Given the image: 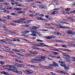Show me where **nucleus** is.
<instances>
[{
  "label": "nucleus",
  "instance_id": "1",
  "mask_svg": "<svg viewBox=\"0 0 75 75\" xmlns=\"http://www.w3.org/2000/svg\"><path fill=\"white\" fill-rule=\"evenodd\" d=\"M6 69H8L9 71H14V69H18L17 68H16L15 66L13 65H6Z\"/></svg>",
  "mask_w": 75,
  "mask_h": 75
},
{
  "label": "nucleus",
  "instance_id": "2",
  "mask_svg": "<svg viewBox=\"0 0 75 75\" xmlns=\"http://www.w3.org/2000/svg\"><path fill=\"white\" fill-rule=\"evenodd\" d=\"M40 45L37 44H35V47H43V46H46V47H49V46L46 45L44 43L40 42L39 43Z\"/></svg>",
  "mask_w": 75,
  "mask_h": 75
},
{
  "label": "nucleus",
  "instance_id": "3",
  "mask_svg": "<svg viewBox=\"0 0 75 75\" xmlns=\"http://www.w3.org/2000/svg\"><path fill=\"white\" fill-rule=\"evenodd\" d=\"M13 23H18L19 24H23L24 23V22L23 21H21L20 20H17V21H13Z\"/></svg>",
  "mask_w": 75,
  "mask_h": 75
},
{
  "label": "nucleus",
  "instance_id": "4",
  "mask_svg": "<svg viewBox=\"0 0 75 75\" xmlns=\"http://www.w3.org/2000/svg\"><path fill=\"white\" fill-rule=\"evenodd\" d=\"M25 72V74H31L33 73V71L30 69L26 70Z\"/></svg>",
  "mask_w": 75,
  "mask_h": 75
},
{
  "label": "nucleus",
  "instance_id": "5",
  "mask_svg": "<svg viewBox=\"0 0 75 75\" xmlns=\"http://www.w3.org/2000/svg\"><path fill=\"white\" fill-rule=\"evenodd\" d=\"M60 65L62 67H64L65 70L68 71L69 70V67H68L66 66L65 64H60Z\"/></svg>",
  "mask_w": 75,
  "mask_h": 75
},
{
  "label": "nucleus",
  "instance_id": "6",
  "mask_svg": "<svg viewBox=\"0 0 75 75\" xmlns=\"http://www.w3.org/2000/svg\"><path fill=\"white\" fill-rule=\"evenodd\" d=\"M39 33L40 32H36L34 31V33H31L30 34V35H32V36H33V37H37V35L36 34H38V35H39Z\"/></svg>",
  "mask_w": 75,
  "mask_h": 75
},
{
  "label": "nucleus",
  "instance_id": "7",
  "mask_svg": "<svg viewBox=\"0 0 75 75\" xmlns=\"http://www.w3.org/2000/svg\"><path fill=\"white\" fill-rule=\"evenodd\" d=\"M74 33H75V32L71 30H69L67 31V34L68 35H72L74 34Z\"/></svg>",
  "mask_w": 75,
  "mask_h": 75
},
{
  "label": "nucleus",
  "instance_id": "8",
  "mask_svg": "<svg viewBox=\"0 0 75 75\" xmlns=\"http://www.w3.org/2000/svg\"><path fill=\"white\" fill-rule=\"evenodd\" d=\"M32 61H36L37 62H41L42 61V60L38 59H31Z\"/></svg>",
  "mask_w": 75,
  "mask_h": 75
},
{
  "label": "nucleus",
  "instance_id": "9",
  "mask_svg": "<svg viewBox=\"0 0 75 75\" xmlns=\"http://www.w3.org/2000/svg\"><path fill=\"white\" fill-rule=\"evenodd\" d=\"M62 55L64 57H68L69 58H71V57L69 55L67 54L66 53H62Z\"/></svg>",
  "mask_w": 75,
  "mask_h": 75
},
{
  "label": "nucleus",
  "instance_id": "10",
  "mask_svg": "<svg viewBox=\"0 0 75 75\" xmlns=\"http://www.w3.org/2000/svg\"><path fill=\"white\" fill-rule=\"evenodd\" d=\"M60 28H64V29H70L71 28L68 27H65L63 26H60Z\"/></svg>",
  "mask_w": 75,
  "mask_h": 75
},
{
  "label": "nucleus",
  "instance_id": "11",
  "mask_svg": "<svg viewBox=\"0 0 75 75\" xmlns=\"http://www.w3.org/2000/svg\"><path fill=\"white\" fill-rule=\"evenodd\" d=\"M54 65L52 64H50L49 66V69H52L54 68Z\"/></svg>",
  "mask_w": 75,
  "mask_h": 75
},
{
  "label": "nucleus",
  "instance_id": "12",
  "mask_svg": "<svg viewBox=\"0 0 75 75\" xmlns=\"http://www.w3.org/2000/svg\"><path fill=\"white\" fill-rule=\"evenodd\" d=\"M52 63L53 64V65H54V67H59L58 64H57V62H52Z\"/></svg>",
  "mask_w": 75,
  "mask_h": 75
},
{
  "label": "nucleus",
  "instance_id": "13",
  "mask_svg": "<svg viewBox=\"0 0 75 75\" xmlns=\"http://www.w3.org/2000/svg\"><path fill=\"white\" fill-rule=\"evenodd\" d=\"M13 72H15L17 74H23V72L21 71H15L13 70Z\"/></svg>",
  "mask_w": 75,
  "mask_h": 75
},
{
  "label": "nucleus",
  "instance_id": "14",
  "mask_svg": "<svg viewBox=\"0 0 75 75\" xmlns=\"http://www.w3.org/2000/svg\"><path fill=\"white\" fill-rule=\"evenodd\" d=\"M58 13V11H54L52 12V15H55V14H57Z\"/></svg>",
  "mask_w": 75,
  "mask_h": 75
},
{
  "label": "nucleus",
  "instance_id": "15",
  "mask_svg": "<svg viewBox=\"0 0 75 75\" xmlns=\"http://www.w3.org/2000/svg\"><path fill=\"white\" fill-rule=\"evenodd\" d=\"M46 57L45 56H41V57H40V58L42 59L43 60H45V58Z\"/></svg>",
  "mask_w": 75,
  "mask_h": 75
},
{
  "label": "nucleus",
  "instance_id": "16",
  "mask_svg": "<svg viewBox=\"0 0 75 75\" xmlns=\"http://www.w3.org/2000/svg\"><path fill=\"white\" fill-rule=\"evenodd\" d=\"M1 74H5V75H9V74H8V73H7L4 71H2L1 72Z\"/></svg>",
  "mask_w": 75,
  "mask_h": 75
},
{
  "label": "nucleus",
  "instance_id": "17",
  "mask_svg": "<svg viewBox=\"0 0 75 75\" xmlns=\"http://www.w3.org/2000/svg\"><path fill=\"white\" fill-rule=\"evenodd\" d=\"M31 21V20H28L26 22H25L24 23L25 24H28Z\"/></svg>",
  "mask_w": 75,
  "mask_h": 75
},
{
  "label": "nucleus",
  "instance_id": "18",
  "mask_svg": "<svg viewBox=\"0 0 75 75\" xmlns=\"http://www.w3.org/2000/svg\"><path fill=\"white\" fill-rule=\"evenodd\" d=\"M61 74H67V73L64 71H61Z\"/></svg>",
  "mask_w": 75,
  "mask_h": 75
},
{
  "label": "nucleus",
  "instance_id": "19",
  "mask_svg": "<svg viewBox=\"0 0 75 75\" xmlns=\"http://www.w3.org/2000/svg\"><path fill=\"white\" fill-rule=\"evenodd\" d=\"M63 50L64 51H68V52H71V50H69L64 49Z\"/></svg>",
  "mask_w": 75,
  "mask_h": 75
},
{
  "label": "nucleus",
  "instance_id": "20",
  "mask_svg": "<svg viewBox=\"0 0 75 75\" xmlns=\"http://www.w3.org/2000/svg\"><path fill=\"white\" fill-rule=\"evenodd\" d=\"M66 23L67 22H64V21H61L60 23H62V24H69V23Z\"/></svg>",
  "mask_w": 75,
  "mask_h": 75
},
{
  "label": "nucleus",
  "instance_id": "21",
  "mask_svg": "<svg viewBox=\"0 0 75 75\" xmlns=\"http://www.w3.org/2000/svg\"><path fill=\"white\" fill-rule=\"evenodd\" d=\"M11 14L13 16H17V13H11Z\"/></svg>",
  "mask_w": 75,
  "mask_h": 75
},
{
  "label": "nucleus",
  "instance_id": "22",
  "mask_svg": "<svg viewBox=\"0 0 75 75\" xmlns=\"http://www.w3.org/2000/svg\"><path fill=\"white\" fill-rule=\"evenodd\" d=\"M45 38H46L47 39H51V36H49L48 37H45Z\"/></svg>",
  "mask_w": 75,
  "mask_h": 75
},
{
  "label": "nucleus",
  "instance_id": "23",
  "mask_svg": "<svg viewBox=\"0 0 75 75\" xmlns=\"http://www.w3.org/2000/svg\"><path fill=\"white\" fill-rule=\"evenodd\" d=\"M37 28V27L36 26H33L32 28V29H34V30H36Z\"/></svg>",
  "mask_w": 75,
  "mask_h": 75
},
{
  "label": "nucleus",
  "instance_id": "24",
  "mask_svg": "<svg viewBox=\"0 0 75 75\" xmlns=\"http://www.w3.org/2000/svg\"><path fill=\"white\" fill-rule=\"evenodd\" d=\"M15 61L16 62H21V61L20 60L19 61L18 60V59H15Z\"/></svg>",
  "mask_w": 75,
  "mask_h": 75
},
{
  "label": "nucleus",
  "instance_id": "25",
  "mask_svg": "<svg viewBox=\"0 0 75 75\" xmlns=\"http://www.w3.org/2000/svg\"><path fill=\"white\" fill-rule=\"evenodd\" d=\"M29 66L30 67H33V68H37V67L33 65H30Z\"/></svg>",
  "mask_w": 75,
  "mask_h": 75
},
{
  "label": "nucleus",
  "instance_id": "26",
  "mask_svg": "<svg viewBox=\"0 0 75 75\" xmlns=\"http://www.w3.org/2000/svg\"><path fill=\"white\" fill-rule=\"evenodd\" d=\"M40 31H48V30L42 29L40 30Z\"/></svg>",
  "mask_w": 75,
  "mask_h": 75
},
{
  "label": "nucleus",
  "instance_id": "27",
  "mask_svg": "<svg viewBox=\"0 0 75 75\" xmlns=\"http://www.w3.org/2000/svg\"><path fill=\"white\" fill-rule=\"evenodd\" d=\"M36 41H37L38 42H42V40H41L40 39H37L36 40Z\"/></svg>",
  "mask_w": 75,
  "mask_h": 75
},
{
  "label": "nucleus",
  "instance_id": "28",
  "mask_svg": "<svg viewBox=\"0 0 75 75\" xmlns=\"http://www.w3.org/2000/svg\"><path fill=\"white\" fill-rule=\"evenodd\" d=\"M55 22L57 23H61V21L59 20V21H55Z\"/></svg>",
  "mask_w": 75,
  "mask_h": 75
},
{
  "label": "nucleus",
  "instance_id": "29",
  "mask_svg": "<svg viewBox=\"0 0 75 75\" xmlns=\"http://www.w3.org/2000/svg\"><path fill=\"white\" fill-rule=\"evenodd\" d=\"M44 68L47 69H49V67H48L47 66H44Z\"/></svg>",
  "mask_w": 75,
  "mask_h": 75
},
{
  "label": "nucleus",
  "instance_id": "30",
  "mask_svg": "<svg viewBox=\"0 0 75 75\" xmlns=\"http://www.w3.org/2000/svg\"><path fill=\"white\" fill-rule=\"evenodd\" d=\"M18 10H19V11H21L22 10V8H17V11H18Z\"/></svg>",
  "mask_w": 75,
  "mask_h": 75
},
{
  "label": "nucleus",
  "instance_id": "31",
  "mask_svg": "<svg viewBox=\"0 0 75 75\" xmlns=\"http://www.w3.org/2000/svg\"><path fill=\"white\" fill-rule=\"evenodd\" d=\"M0 64H1V65H2L3 64H5V62H3L2 61H1L0 62Z\"/></svg>",
  "mask_w": 75,
  "mask_h": 75
},
{
  "label": "nucleus",
  "instance_id": "32",
  "mask_svg": "<svg viewBox=\"0 0 75 75\" xmlns=\"http://www.w3.org/2000/svg\"><path fill=\"white\" fill-rule=\"evenodd\" d=\"M30 13H35V11H34L30 10L29 11Z\"/></svg>",
  "mask_w": 75,
  "mask_h": 75
},
{
  "label": "nucleus",
  "instance_id": "33",
  "mask_svg": "<svg viewBox=\"0 0 75 75\" xmlns=\"http://www.w3.org/2000/svg\"><path fill=\"white\" fill-rule=\"evenodd\" d=\"M30 31L31 33H33H33H34L35 31L33 30H30Z\"/></svg>",
  "mask_w": 75,
  "mask_h": 75
},
{
  "label": "nucleus",
  "instance_id": "34",
  "mask_svg": "<svg viewBox=\"0 0 75 75\" xmlns=\"http://www.w3.org/2000/svg\"><path fill=\"white\" fill-rule=\"evenodd\" d=\"M23 40L24 41H26V42H30L29 41H28V40H26V39H24Z\"/></svg>",
  "mask_w": 75,
  "mask_h": 75
},
{
  "label": "nucleus",
  "instance_id": "35",
  "mask_svg": "<svg viewBox=\"0 0 75 75\" xmlns=\"http://www.w3.org/2000/svg\"><path fill=\"white\" fill-rule=\"evenodd\" d=\"M68 18L70 20H74V19L71 17H68Z\"/></svg>",
  "mask_w": 75,
  "mask_h": 75
},
{
  "label": "nucleus",
  "instance_id": "36",
  "mask_svg": "<svg viewBox=\"0 0 75 75\" xmlns=\"http://www.w3.org/2000/svg\"><path fill=\"white\" fill-rule=\"evenodd\" d=\"M6 51L7 52H10V53H13V52L10 51V50H6Z\"/></svg>",
  "mask_w": 75,
  "mask_h": 75
},
{
  "label": "nucleus",
  "instance_id": "37",
  "mask_svg": "<svg viewBox=\"0 0 75 75\" xmlns=\"http://www.w3.org/2000/svg\"><path fill=\"white\" fill-rule=\"evenodd\" d=\"M5 48H7V50H11V49H10L8 47H7L5 46Z\"/></svg>",
  "mask_w": 75,
  "mask_h": 75
},
{
  "label": "nucleus",
  "instance_id": "38",
  "mask_svg": "<svg viewBox=\"0 0 75 75\" xmlns=\"http://www.w3.org/2000/svg\"><path fill=\"white\" fill-rule=\"evenodd\" d=\"M34 0H27V2H30V1H33Z\"/></svg>",
  "mask_w": 75,
  "mask_h": 75
},
{
  "label": "nucleus",
  "instance_id": "39",
  "mask_svg": "<svg viewBox=\"0 0 75 75\" xmlns=\"http://www.w3.org/2000/svg\"><path fill=\"white\" fill-rule=\"evenodd\" d=\"M53 25H59V24H58V23H53L52 24Z\"/></svg>",
  "mask_w": 75,
  "mask_h": 75
},
{
  "label": "nucleus",
  "instance_id": "40",
  "mask_svg": "<svg viewBox=\"0 0 75 75\" xmlns=\"http://www.w3.org/2000/svg\"><path fill=\"white\" fill-rule=\"evenodd\" d=\"M33 54H38V52H37L35 51L33 52Z\"/></svg>",
  "mask_w": 75,
  "mask_h": 75
},
{
  "label": "nucleus",
  "instance_id": "41",
  "mask_svg": "<svg viewBox=\"0 0 75 75\" xmlns=\"http://www.w3.org/2000/svg\"><path fill=\"white\" fill-rule=\"evenodd\" d=\"M60 8L61 10H64V7H63V6L60 7Z\"/></svg>",
  "mask_w": 75,
  "mask_h": 75
},
{
  "label": "nucleus",
  "instance_id": "42",
  "mask_svg": "<svg viewBox=\"0 0 75 75\" xmlns=\"http://www.w3.org/2000/svg\"><path fill=\"white\" fill-rule=\"evenodd\" d=\"M51 39H52V38H55V37L54 36L51 35Z\"/></svg>",
  "mask_w": 75,
  "mask_h": 75
},
{
  "label": "nucleus",
  "instance_id": "43",
  "mask_svg": "<svg viewBox=\"0 0 75 75\" xmlns=\"http://www.w3.org/2000/svg\"><path fill=\"white\" fill-rule=\"evenodd\" d=\"M40 16V17H44V15L43 14H40L39 15Z\"/></svg>",
  "mask_w": 75,
  "mask_h": 75
},
{
  "label": "nucleus",
  "instance_id": "44",
  "mask_svg": "<svg viewBox=\"0 0 75 75\" xmlns=\"http://www.w3.org/2000/svg\"><path fill=\"white\" fill-rule=\"evenodd\" d=\"M2 67L4 68V69H7V67H6V66H2Z\"/></svg>",
  "mask_w": 75,
  "mask_h": 75
},
{
  "label": "nucleus",
  "instance_id": "45",
  "mask_svg": "<svg viewBox=\"0 0 75 75\" xmlns=\"http://www.w3.org/2000/svg\"><path fill=\"white\" fill-rule=\"evenodd\" d=\"M24 67V65L23 64H21L20 68H21V67Z\"/></svg>",
  "mask_w": 75,
  "mask_h": 75
},
{
  "label": "nucleus",
  "instance_id": "46",
  "mask_svg": "<svg viewBox=\"0 0 75 75\" xmlns=\"http://www.w3.org/2000/svg\"><path fill=\"white\" fill-rule=\"evenodd\" d=\"M43 8H44V9H47V7L46 6H43Z\"/></svg>",
  "mask_w": 75,
  "mask_h": 75
},
{
  "label": "nucleus",
  "instance_id": "47",
  "mask_svg": "<svg viewBox=\"0 0 75 75\" xmlns=\"http://www.w3.org/2000/svg\"><path fill=\"white\" fill-rule=\"evenodd\" d=\"M25 32L26 33H29L30 32V31H28V30H25Z\"/></svg>",
  "mask_w": 75,
  "mask_h": 75
},
{
  "label": "nucleus",
  "instance_id": "48",
  "mask_svg": "<svg viewBox=\"0 0 75 75\" xmlns=\"http://www.w3.org/2000/svg\"><path fill=\"white\" fill-rule=\"evenodd\" d=\"M43 21H44V22H47V21H48V20H46L45 19H44L43 20Z\"/></svg>",
  "mask_w": 75,
  "mask_h": 75
},
{
  "label": "nucleus",
  "instance_id": "49",
  "mask_svg": "<svg viewBox=\"0 0 75 75\" xmlns=\"http://www.w3.org/2000/svg\"><path fill=\"white\" fill-rule=\"evenodd\" d=\"M13 10H16V11H17V7L13 8Z\"/></svg>",
  "mask_w": 75,
  "mask_h": 75
},
{
  "label": "nucleus",
  "instance_id": "50",
  "mask_svg": "<svg viewBox=\"0 0 75 75\" xmlns=\"http://www.w3.org/2000/svg\"><path fill=\"white\" fill-rule=\"evenodd\" d=\"M15 4L17 6H18V2H16L15 3Z\"/></svg>",
  "mask_w": 75,
  "mask_h": 75
},
{
  "label": "nucleus",
  "instance_id": "51",
  "mask_svg": "<svg viewBox=\"0 0 75 75\" xmlns=\"http://www.w3.org/2000/svg\"><path fill=\"white\" fill-rule=\"evenodd\" d=\"M53 34H55V35H57V32H54L53 33Z\"/></svg>",
  "mask_w": 75,
  "mask_h": 75
},
{
  "label": "nucleus",
  "instance_id": "52",
  "mask_svg": "<svg viewBox=\"0 0 75 75\" xmlns=\"http://www.w3.org/2000/svg\"><path fill=\"white\" fill-rule=\"evenodd\" d=\"M20 13H25V12L24 11H20Z\"/></svg>",
  "mask_w": 75,
  "mask_h": 75
},
{
  "label": "nucleus",
  "instance_id": "53",
  "mask_svg": "<svg viewBox=\"0 0 75 75\" xmlns=\"http://www.w3.org/2000/svg\"><path fill=\"white\" fill-rule=\"evenodd\" d=\"M17 63L16 62H14L13 63V65H16L17 66Z\"/></svg>",
  "mask_w": 75,
  "mask_h": 75
},
{
  "label": "nucleus",
  "instance_id": "54",
  "mask_svg": "<svg viewBox=\"0 0 75 75\" xmlns=\"http://www.w3.org/2000/svg\"><path fill=\"white\" fill-rule=\"evenodd\" d=\"M57 35H61V33L59 32H57Z\"/></svg>",
  "mask_w": 75,
  "mask_h": 75
},
{
  "label": "nucleus",
  "instance_id": "55",
  "mask_svg": "<svg viewBox=\"0 0 75 75\" xmlns=\"http://www.w3.org/2000/svg\"><path fill=\"white\" fill-rule=\"evenodd\" d=\"M16 66H18V67H20L21 66V64H17Z\"/></svg>",
  "mask_w": 75,
  "mask_h": 75
},
{
  "label": "nucleus",
  "instance_id": "56",
  "mask_svg": "<svg viewBox=\"0 0 75 75\" xmlns=\"http://www.w3.org/2000/svg\"><path fill=\"white\" fill-rule=\"evenodd\" d=\"M54 55H58L59 53L56 52H54Z\"/></svg>",
  "mask_w": 75,
  "mask_h": 75
},
{
  "label": "nucleus",
  "instance_id": "57",
  "mask_svg": "<svg viewBox=\"0 0 75 75\" xmlns=\"http://www.w3.org/2000/svg\"><path fill=\"white\" fill-rule=\"evenodd\" d=\"M8 1H10V2H14V1L13 0H8Z\"/></svg>",
  "mask_w": 75,
  "mask_h": 75
},
{
  "label": "nucleus",
  "instance_id": "58",
  "mask_svg": "<svg viewBox=\"0 0 75 75\" xmlns=\"http://www.w3.org/2000/svg\"><path fill=\"white\" fill-rule=\"evenodd\" d=\"M11 25H14V26L16 25V24H14L12 23H11Z\"/></svg>",
  "mask_w": 75,
  "mask_h": 75
},
{
  "label": "nucleus",
  "instance_id": "59",
  "mask_svg": "<svg viewBox=\"0 0 75 75\" xmlns=\"http://www.w3.org/2000/svg\"><path fill=\"white\" fill-rule=\"evenodd\" d=\"M5 18H6V19H8V20H10L11 19V18L9 17V18H7V17H4Z\"/></svg>",
  "mask_w": 75,
  "mask_h": 75
},
{
  "label": "nucleus",
  "instance_id": "60",
  "mask_svg": "<svg viewBox=\"0 0 75 75\" xmlns=\"http://www.w3.org/2000/svg\"><path fill=\"white\" fill-rule=\"evenodd\" d=\"M20 51H21V50H16V52H20Z\"/></svg>",
  "mask_w": 75,
  "mask_h": 75
},
{
  "label": "nucleus",
  "instance_id": "61",
  "mask_svg": "<svg viewBox=\"0 0 75 75\" xmlns=\"http://www.w3.org/2000/svg\"><path fill=\"white\" fill-rule=\"evenodd\" d=\"M5 1V0H0V2H4Z\"/></svg>",
  "mask_w": 75,
  "mask_h": 75
},
{
  "label": "nucleus",
  "instance_id": "62",
  "mask_svg": "<svg viewBox=\"0 0 75 75\" xmlns=\"http://www.w3.org/2000/svg\"><path fill=\"white\" fill-rule=\"evenodd\" d=\"M12 51H15V52H16L17 51V50L13 49V50H12Z\"/></svg>",
  "mask_w": 75,
  "mask_h": 75
},
{
  "label": "nucleus",
  "instance_id": "63",
  "mask_svg": "<svg viewBox=\"0 0 75 75\" xmlns=\"http://www.w3.org/2000/svg\"><path fill=\"white\" fill-rule=\"evenodd\" d=\"M39 7L41 8H43V6H40Z\"/></svg>",
  "mask_w": 75,
  "mask_h": 75
},
{
  "label": "nucleus",
  "instance_id": "64",
  "mask_svg": "<svg viewBox=\"0 0 75 75\" xmlns=\"http://www.w3.org/2000/svg\"><path fill=\"white\" fill-rule=\"evenodd\" d=\"M71 13H75V10H74L73 11H71Z\"/></svg>",
  "mask_w": 75,
  "mask_h": 75
}]
</instances>
